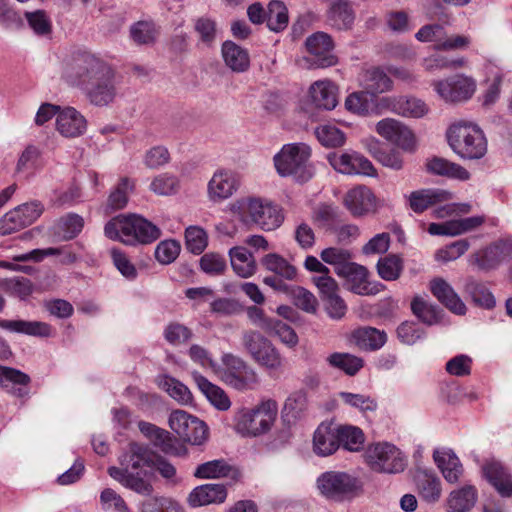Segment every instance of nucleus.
<instances>
[{
    "label": "nucleus",
    "mask_w": 512,
    "mask_h": 512,
    "mask_svg": "<svg viewBox=\"0 0 512 512\" xmlns=\"http://www.w3.org/2000/svg\"><path fill=\"white\" fill-rule=\"evenodd\" d=\"M65 75L72 83L83 87L90 103L95 106H108L117 96L113 69L91 53L74 55L66 63Z\"/></svg>",
    "instance_id": "nucleus-1"
},
{
    "label": "nucleus",
    "mask_w": 512,
    "mask_h": 512,
    "mask_svg": "<svg viewBox=\"0 0 512 512\" xmlns=\"http://www.w3.org/2000/svg\"><path fill=\"white\" fill-rule=\"evenodd\" d=\"M153 460L154 451L152 449L133 442L119 457L120 467L111 466L107 472L123 487L142 496H151L154 491L152 485Z\"/></svg>",
    "instance_id": "nucleus-2"
},
{
    "label": "nucleus",
    "mask_w": 512,
    "mask_h": 512,
    "mask_svg": "<svg viewBox=\"0 0 512 512\" xmlns=\"http://www.w3.org/2000/svg\"><path fill=\"white\" fill-rule=\"evenodd\" d=\"M105 235L125 245L150 244L160 235V229L139 215L117 216L104 227Z\"/></svg>",
    "instance_id": "nucleus-3"
},
{
    "label": "nucleus",
    "mask_w": 512,
    "mask_h": 512,
    "mask_svg": "<svg viewBox=\"0 0 512 512\" xmlns=\"http://www.w3.org/2000/svg\"><path fill=\"white\" fill-rule=\"evenodd\" d=\"M277 414L278 404L273 399L262 400L254 408H239L233 416L234 429L242 436L263 435L271 429Z\"/></svg>",
    "instance_id": "nucleus-4"
},
{
    "label": "nucleus",
    "mask_w": 512,
    "mask_h": 512,
    "mask_svg": "<svg viewBox=\"0 0 512 512\" xmlns=\"http://www.w3.org/2000/svg\"><path fill=\"white\" fill-rule=\"evenodd\" d=\"M231 211L244 223H253L264 231H273L283 222L281 209L261 198H241L231 204Z\"/></svg>",
    "instance_id": "nucleus-5"
},
{
    "label": "nucleus",
    "mask_w": 512,
    "mask_h": 512,
    "mask_svg": "<svg viewBox=\"0 0 512 512\" xmlns=\"http://www.w3.org/2000/svg\"><path fill=\"white\" fill-rule=\"evenodd\" d=\"M310 147L304 143L286 144L274 156V166L280 176H293L297 181L306 182L312 177L308 167Z\"/></svg>",
    "instance_id": "nucleus-6"
},
{
    "label": "nucleus",
    "mask_w": 512,
    "mask_h": 512,
    "mask_svg": "<svg viewBox=\"0 0 512 512\" xmlns=\"http://www.w3.org/2000/svg\"><path fill=\"white\" fill-rule=\"evenodd\" d=\"M241 341L243 348L259 366L279 371L283 367V358L270 340L255 330H244Z\"/></svg>",
    "instance_id": "nucleus-7"
},
{
    "label": "nucleus",
    "mask_w": 512,
    "mask_h": 512,
    "mask_svg": "<svg viewBox=\"0 0 512 512\" xmlns=\"http://www.w3.org/2000/svg\"><path fill=\"white\" fill-rule=\"evenodd\" d=\"M222 363L224 368L221 372V379L228 386L238 391H246L258 385L257 372L240 357L224 354Z\"/></svg>",
    "instance_id": "nucleus-8"
},
{
    "label": "nucleus",
    "mask_w": 512,
    "mask_h": 512,
    "mask_svg": "<svg viewBox=\"0 0 512 512\" xmlns=\"http://www.w3.org/2000/svg\"><path fill=\"white\" fill-rule=\"evenodd\" d=\"M432 87L446 103L459 104L470 100L477 88L476 80L465 74H455L442 80L433 81Z\"/></svg>",
    "instance_id": "nucleus-9"
},
{
    "label": "nucleus",
    "mask_w": 512,
    "mask_h": 512,
    "mask_svg": "<svg viewBox=\"0 0 512 512\" xmlns=\"http://www.w3.org/2000/svg\"><path fill=\"white\" fill-rule=\"evenodd\" d=\"M446 138L451 149L465 159H480L487 151L482 130H448Z\"/></svg>",
    "instance_id": "nucleus-10"
},
{
    "label": "nucleus",
    "mask_w": 512,
    "mask_h": 512,
    "mask_svg": "<svg viewBox=\"0 0 512 512\" xmlns=\"http://www.w3.org/2000/svg\"><path fill=\"white\" fill-rule=\"evenodd\" d=\"M367 461L378 472L398 473L404 470L405 461L401 452L389 443H378L367 450Z\"/></svg>",
    "instance_id": "nucleus-11"
},
{
    "label": "nucleus",
    "mask_w": 512,
    "mask_h": 512,
    "mask_svg": "<svg viewBox=\"0 0 512 512\" xmlns=\"http://www.w3.org/2000/svg\"><path fill=\"white\" fill-rule=\"evenodd\" d=\"M357 480L344 472L328 471L317 479L320 493L331 500H342L357 489Z\"/></svg>",
    "instance_id": "nucleus-12"
},
{
    "label": "nucleus",
    "mask_w": 512,
    "mask_h": 512,
    "mask_svg": "<svg viewBox=\"0 0 512 512\" xmlns=\"http://www.w3.org/2000/svg\"><path fill=\"white\" fill-rule=\"evenodd\" d=\"M240 178L231 170H217L207 185V195L211 202L221 203L232 197L238 190Z\"/></svg>",
    "instance_id": "nucleus-13"
},
{
    "label": "nucleus",
    "mask_w": 512,
    "mask_h": 512,
    "mask_svg": "<svg viewBox=\"0 0 512 512\" xmlns=\"http://www.w3.org/2000/svg\"><path fill=\"white\" fill-rule=\"evenodd\" d=\"M328 160L331 166L342 174L369 177H375L377 175L373 164L357 152L343 153L341 155L333 154L328 157Z\"/></svg>",
    "instance_id": "nucleus-14"
},
{
    "label": "nucleus",
    "mask_w": 512,
    "mask_h": 512,
    "mask_svg": "<svg viewBox=\"0 0 512 512\" xmlns=\"http://www.w3.org/2000/svg\"><path fill=\"white\" fill-rule=\"evenodd\" d=\"M339 277L344 278L349 289L358 295H376L384 287L379 282L370 281L368 269L355 262H352Z\"/></svg>",
    "instance_id": "nucleus-15"
},
{
    "label": "nucleus",
    "mask_w": 512,
    "mask_h": 512,
    "mask_svg": "<svg viewBox=\"0 0 512 512\" xmlns=\"http://www.w3.org/2000/svg\"><path fill=\"white\" fill-rule=\"evenodd\" d=\"M305 44L315 67L326 68L337 63V57L332 53L333 41L328 34L316 32L307 38Z\"/></svg>",
    "instance_id": "nucleus-16"
},
{
    "label": "nucleus",
    "mask_w": 512,
    "mask_h": 512,
    "mask_svg": "<svg viewBox=\"0 0 512 512\" xmlns=\"http://www.w3.org/2000/svg\"><path fill=\"white\" fill-rule=\"evenodd\" d=\"M344 204L356 217L374 213L377 209L376 196L371 189L364 185L350 189L344 197Z\"/></svg>",
    "instance_id": "nucleus-17"
},
{
    "label": "nucleus",
    "mask_w": 512,
    "mask_h": 512,
    "mask_svg": "<svg viewBox=\"0 0 512 512\" xmlns=\"http://www.w3.org/2000/svg\"><path fill=\"white\" fill-rule=\"evenodd\" d=\"M378 106L404 117L421 118L428 112V106L415 97H383Z\"/></svg>",
    "instance_id": "nucleus-18"
},
{
    "label": "nucleus",
    "mask_w": 512,
    "mask_h": 512,
    "mask_svg": "<svg viewBox=\"0 0 512 512\" xmlns=\"http://www.w3.org/2000/svg\"><path fill=\"white\" fill-rule=\"evenodd\" d=\"M227 498V489L223 484H203L195 487L187 497L192 508L210 504H221Z\"/></svg>",
    "instance_id": "nucleus-19"
},
{
    "label": "nucleus",
    "mask_w": 512,
    "mask_h": 512,
    "mask_svg": "<svg viewBox=\"0 0 512 512\" xmlns=\"http://www.w3.org/2000/svg\"><path fill=\"white\" fill-rule=\"evenodd\" d=\"M425 167L428 173L436 176L459 181H467L470 178L469 171L463 166L439 156L428 158Z\"/></svg>",
    "instance_id": "nucleus-20"
},
{
    "label": "nucleus",
    "mask_w": 512,
    "mask_h": 512,
    "mask_svg": "<svg viewBox=\"0 0 512 512\" xmlns=\"http://www.w3.org/2000/svg\"><path fill=\"white\" fill-rule=\"evenodd\" d=\"M30 376L20 370L0 366V385L10 394L17 398H23L28 395Z\"/></svg>",
    "instance_id": "nucleus-21"
},
{
    "label": "nucleus",
    "mask_w": 512,
    "mask_h": 512,
    "mask_svg": "<svg viewBox=\"0 0 512 512\" xmlns=\"http://www.w3.org/2000/svg\"><path fill=\"white\" fill-rule=\"evenodd\" d=\"M511 252V246L504 241H498L474 254V263L482 270L495 268L505 260Z\"/></svg>",
    "instance_id": "nucleus-22"
},
{
    "label": "nucleus",
    "mask_w": 512,
    "mask_h": 512,
    "mask_svg": "<svg viewBox=\"0 0 512 512\" xmlns=\"http://www.w3.org/2000/svg\"><path fill=\"white\" fill-rule=\"evenodd\" d=\"M452 198L449 191L442 189H421L413 191L409 197V206L415 213H422L430 206L446 202Z\"/></svg>",
    "instance_id": "nucleus-23"
},
{
    "label": "nucleus",
    "mask_w": 512,
    "mask_h": 512,
    "mask_svg": "<svg viewBox=\"0 0 512 512\" xmlns=\"http://www.w3.org/2000/svg\"><path fill=\"white\" fill-rule=\"evenodd\" d=\"M192 376L199 390L215 409L219 411H227L230 409L232 405L231 400L221 387L211 383L197 372H194Z\"/></svg>",
    "instance_id": "nucleus-24"
},
{
    "label": "nucleus",
    "mask_w": 512,
    "mask_h": 512,
    "mask_svg": "<svg viewBox=\"0 0 512 512\" xmlns=\"http://www.w3.org/2000/svg\"><path fill=\"white\" fill-rule=\"evenodd\" d=\"M431 291L433 295L451 312L458 315L465 314V304L459 298L451 285L445 280L441 278L432 280Z\"/></svg>",
    "instance_id": "nucleus-25"
},
{
    "label": "nucleus",
    "mask_w": 512,
    "mask_h": 512,
    "mask_svg": "<svg viewBox=\"0 0 512 512\" xmlns=\"http://www.w3.org/2000/svg\"><path fill=\"white\" fill-rule=\"evenodd\" d=\"M309 94L312 103L325 110L334 109L338 103L337 87L328 80L316 81L310 86Z\"/></svg>",
    "instance_id": "nucleus-26"
},
{
    "label": "nucleus",
    "mask_w": 512,
    "mask_h": 512,
    "mask_svg": "<svg viewBox=\"0 0 512 512\" xmlns=\"http://www.w3.org/2000/svg\"><path fill=\"white\" fill-rule=\"evenodd\" d=\"M433 458L447 482L453 484L459 481L463 466L452 450H436Z\"/></svg>",
    "instance_id": "nucleus-27"
},
{
    "label": "nucleus",
    "mask_w": 512,
    "mask_h": 512,
    "mask_svg": "<svg viewBox=\"0 0 512 512\" xmlns=\"http://www.w3.org/2000/svg\"><path fill=\"white\" fill-rule=\"evenodd\" d=\"M351 339L359 349L375 351L384 346L387 335L384 331L365 326L355 329L351 334Z\"/></svg>",
    "instance_id": "nucleus-28"
},
{
    "label": "nucleus",
    "mask_w": 512,
    "mask_h": 512,
    "mask_svg": "<svg viewBox=\"0 0 512 512\" xmlns=\"http://www.w3.org/2000/svg\"><path fill=\"white\" fill-rule=\"evenodd\" d=\"M0 328L34 337H49L52 333L51 326L41 321L0 320Z\"/></svg>",
    "instance_id": "nucleus-29"
},
{
    "label": "nucleus",
    "mask_w": 512,
    "mask_h": 512,
    "mask_svg": "<svg viewBox=\"0 0 512 512\" xmlns=\"http://www.w3.org/2000/svg\"><path fill=\"white\" fill-rule=\"evenodd\" d=\"M230 262L234 272L242 277L249 278L256 273V260L247 247L235 246L229 250Z\"/></svg>",
    "instance_id": "nucleus-30"
},
{
    "label": "nucleus",
    "mask_w": 512,
    "mask_h": 512,
    "mask_svg": "<svg viewBox=\"0 0 512 512\" xmlns=\"http://www.w3.org/2000/svg\"><path fill=\"white\" fill-rule=\"evenodd\" d=\"M415 482L418 492L422 499L428 503H434L441 496L440 479L428 470H417L415 474Z\"/></svg>",
    "instance_id": "nucleus-31"
},
{
    "label": "nucleus",
    "mask_w": 512,
    "mask_h": 512,
    "mask_svg": "<svg viewBox=\"0 0 512 512\" xmlns=\"http://www.w3.org/2000/svg\"><path fill=\"white\" fill-rule=\"evenodd\" d=\"M484 474L499 494L508 497L512 494V476L500 463L492 462L484 467Z\"/></svg>",
    "instance_id": "nucleus-32"
},
{
    "label": "nucleus",
    "mask_w": 512,
    "mask_h": 512,
    "mask_svg": "<svg viewBox=\"0 0 512 512\" xmlns=\"http://www.w3.org/2000/svg\"><path fill=\"white\" fill-rule=\"evenodd\" d=\"M222 56L225 64L234 72H245L250 66L248 52L232 41L223 43Z\"/></svg>",
    "instance_id": "nucleus-33"
},
{
    "label": "nucleus",
    "mask_w": 512,
    "mask_h": 512,
    "mask_svg": "<svg viewBox=\"0 0 512 512\" xmlns=\"http://www.w3.org/2000/svg\"><path fill=\"white\" fill-rule=\"evenodd\" d=\"M337 430L333 431L327 425H320L314 433V452L320 456L333 454L339 448Z\"/></svg>",
    "instance_id": "nucleus-34"
},
{
    "label": "nucleus",
    "mask_w": 512,
    "mask_h": 512,
    "mask_svg": "<svg viewBox=\"0 0 512 512\" xmlns=\"http://www.w3.org/2000/svg\"><path fill=\"white\" fill-rule=\"evenodd\" d=\"M328 22L338 30L349 29L354 22V12L345 0H333L328 10Z\"/></svg>",
    "instance_id": "nucleus-35"
},
{
    "label": "nucleus",
    "mask_w": 512,
    "mask_h": 512,
    "mask_svg": "<svg viewBox=\"0 0 512 512\" xmlns=\"http://www.w3.org/2000/svg\"><path fill=\"white\" fill-rule=\"evenodd\" d=\"M477 492L473 486H464L450 493L447 506L451 512H465L476 503Z\"/></svg>",
    "instance_id": "nucleus-36"
},
{
    "label": "nucleus",
    "mask_w": 512,
    "mask_h": 512,
    "mask_svg": "<svg viewBox=\"0 0 512 512\" xmlns=\"http://www.w3.org/2000/svg\"><path fill=\"white\" fill-rule=\"evenodd\" d=\"M353 254L342 247H328L321 251V260L334 267L335 273L340 276L352 263Z\"/></svg>",
    "instance_id": "nucleus-37"
},
{
    "label": "nucleus",
    "mask_w": 512,
    "mask_h": 512,
    "mask_svg": "<svg viewBox=\"0 0 512 512\" xmlns=\"http://www.w3.org/2000/svg\"><path fill=\"white\" fill-rule=\"evenodd\" d=\"M261 264L266 270L286 280H293L297 274L296 268L276 253L265 255L261 259Z\"/></svg>",
    "instance_id": "nucleus-38"
},
{
    "label": "nucleus",
    "mask_w": 512,
    "mask_h": 512,
    "mask_svg": "<svg viewBox=\"0 0 512 512\" xmlns=\"http://www.w3.org/2000/svg\"><path fill=\"white\" fill-rule=\"evenodd\" d=\"M289 22L288 10L285 4L279 0H273L266 10L267 27L274 32L284 30Z\"/></svg>",
    "instance_id": "nucleus-39"
},
{
    "label": "nucleus",
    "mask_w": 512,
    "mask_h": 512,
    "mask_svg": "<svg viewBox=\"0 0 512 512\" xmlns=\"http://www.w3.org/2000/svg\"><path fill=\"white\" fill-rule=\"evenodd\" d=\"M465 292L471 297L475 305L491 309L495 306V298L489 289L473 278H468L464 286Z\"/></svg>",
    "instance_id": "nucleus-40"
},
{
    "label": "nucleus",
    "mask_w": 512,
    "mask_h": 512,
    "mask_svg": "<svg viewBox=\"0 0 512 512\" xmlns=\"http://www.w3.org/2000/svg\"><path fill=\"white\" fill-rule=\"evenodd\" d=\"M328 364L345 372L349 376H354L363 367L364 361L362 358L349 354V353H332L327 357Z\"/></svg>",
    "instance_id": "nucleus-41"
},
{
    "label": "nucleus",
    "mask_w": 512,
    "mask_h": 512,
    "mask_svg": "<svg viewBox=\"0 0 512 512\" xmlns=\"http://www.w3.org/2000/svg\"><path fill=\"white\" fill-rule=\"evenodd\" d=\"M233 468L225 460L217 459L197 466L194 476L199 479H218L227 477Z\"/></svg>",
    "instance_id": "nucleus-42"
},
{
    "label": "nucleus",
    "mask_w": 512,
    "mask_h": 512,
    "mask_svg": "<svg viewBox=\"0 0 512 512\" xmlns=\"http://www.w3.org/2000/svg\"><path fill=\"white\" fill-rule=\"evenodd\" d=\"M364 88L371 94L389 91L392 88V80L379 68L367 70L363 78Z\"/></svg>",
    "instance_id": "nucleus-43"
},
{
    "label": "nucleus",
    "mask_w": 512,
    "mask_h": 512,
    "mask_svg": "<svg viewBox=\"0 0 512 512\" xmlns=\"http://www.w3.org/2000/svg\"><path fill=\"white\" fill-rule=\"evenodd\" d=\"M337 433L339 445L344 449L352 452L362 449L364 444V434L360 428L343 425L337 428Z\"/></svg>",
    "instance_id": "nucleus-44"
},
{
    "label": "nucleus",
    "mask_w": 512,
    "mask_h": 512,
    "mask_svg": "<svg viewBox=\"0 0 512 512\" xmlns=\"http://www.w3.org/2000/svg\"><path fill=\"white\" fill-rule=\"evenodd\" d=\"M403 261L397 255H387L377 262L378 275L385 281L397 280L403 271Z\"/></svg>",
    "instance_id": "nucleus-45"
},
{
    "label": "nucleus",
    "mask_w": 512,
    "mask_h": 512,
    "mask_svg": "<svg viewBox=\"0 0 512 512\" xmlns=\"http://www.w3.org/2000/svg\"><path fill=\"white\" fill-rule=\"evenodd\" d=\"M158 384L173 399L181 404H190L193 400L190 390L175 378L168 376L161 377Z\"/></svg>",
    "instance_id": "nucleus-46"
},
{
    "label": "nucleus",
    "mask_w": 512,
    "mask_h": 512,
    "mask_svg": "<svg viewBox=\"0 0 512 512\" xmlns=\"http://www.w3.org/2000/svg\"><path fill=\"white\" fill-rule=\"evenodd\" d=\"M140 431L147 437L152 438L162 452L172 453L173 445L170 433L156 427L155 425L141 421L139 422Z\"/></svg>",
    "instance_id": "nucleus-47"
},
{
    "label": "nucleus",
    "mask_w": 512,
    "mask_h": 512,
    "mask_svg": "<svg viewBox=\"0 0 512 512\" xmlns=\"http://www.w3.org/2000/svg\"><path fill=\"white\" fill-rule=\"evenodd\" d=\"M342 402L362 413L374 412L378 408L377 401L369 395L350 392H340Z\"/></svg>",
    "instance_id": "nucleus-48"
},
{
    "label": "nucleus",
    "mask_w": 512,
    "mask_h": 512,
    "mask_svg": "<svg viewBox=\"0 0 512 512\" xmlns=\"http://www.w3.org/2000/svg\"><path fill=\"white\" fill-rule=\"evenodd\" d=\"M57 128H85L88 125V121L84 115H82L74 107H60V112L56 118Z\"/></svg>",
    "instance_id": "nucleus-49"
},
{
    "label": "nucleus",
    "mask_w": 512,
    "mask_h": 512,
    "mask_svg": "<svg viewBox=\"0 0 512 512\" xmlns=\"http://www.w3.org/2000/svg\"><path fill=\"white\" fill-rule=\"evenodd\" d=\"M380 135L391 144L412 151L416 147V138L412 130H379Z\"/></svg>",
    "instance_id": "nucleus-50"
},
{
    "label": "nucleus",
    "mask_w": 512,
    "mask_h": 512,
    "mask_svg": "<svg viewBox=\"0 0 512 512\" xmlns=\"http://www.w3.org/2000/svg\"><path fill=\"white\" fill-rule=\"evenodd\" d=\"M84 220L77 214H68L62 217L58 224V234L63 240H71L75 238L83 229Z\"/></svg>",
    "instance_id": "nucleus-51"
},
{
    "label": "nucleus",
    "mask_w": 512,
    "mask_h": 512,
    "mask_svg": "<svg viewBox=\"0 0 512 512\" xmlns=\"http://www.w3.org/2000/svg\"><path fill=\"white\" fill-rule=\"evenodd\" d=\"M186 429L187 436H181L180 439L192 445H202L209 437L208 426L196 417H192Z\"/></svg>",
    "instance_id": "nucleus-52"
},
{
    "label": "nucleus",
    "mask_w": 512,
    "mask_h": 512,
    "mask_svg": "<svg viewBox=\"0 0 512 512\" xmlns=\"http://www.w3.org/2000/svg\"><path fill=\"white\" fill-rule=\"evenodd\" d=\"M141 512H185L184 508L176 501L164 497H151L143 501Z\"/></svg>",
    "instance_id": "nucleus-53"
},
{
    "label": "nucleus",
    "mask_w": 512,
    "mask_h": 512,
    "mask_svg": "<svg viewBox=\"0 0 512 512\" xmlns=\"http://www.w3.org/2000/svg\"><path fill=\"white\" fill-rule=\"evenodd\" d=\"M178 189V178L167 173L156 176L150 184V190L155 194L162 196L175 194Z\"/></svg>",
    "instance_id": "nucleus-54"
},
{
    "label": "nucleus",
    "mask_w": 512,
    "mask_h": 512,
    "mask_svg": "<svg viewBox=\"0 0 512 512\" xmlns=\"http://www.w3.org/2000/svg\"><path fill=\"white\" fill-rule=\"evenodd\" d=\"M290 295L293 299L294 305L301 310L307 313L316 312L318 301L316 297L307 289L300 286H294L290 291Z\"/></svg>",
    "instance_id": "nucleus-55"
},
{
    "label": "nucleus",
    "mask_w": 512,
    "mask_h": 512,
    "mask_svg": "<svg viewBox=\"0 0 512 512\" xmlns=\"http://www.w3.org/2000/svg\"><path fill=\"white\" fill-rule=\"evenodd\" d=\"M185 240L186 248L194 254L202 253L208 243L206 232L197 226H190L186 229Z\"/></svg>",
    "instance_id": "nucleus-56"
},
{
    "label": "nucleus",
    "mask_w": 512,
    "mask_h": 512,
    "mask_svg": "<svg viewBox=\"0 0 512 512\" xmlns=\"http://www.w3.org/2000/svg\"><path fill=\"white\" fill-rule=\"evenodd\" d=\"M413 313L424 323L432 325L439 320V311L420 297H415L411 303Z\"/></svg>",
    "instance_id": "nucleus-57"
},
{
    "label": "nucleus",
    "mask_w": 512,
    "mask_h": 512,
    "mask_svg": "<svg viewBox=\"0 0 512 512\" xmlns=\"http://www.w3.org/2000/svg\"><path fill=\"white\" fill-rule=\"evenodd\" d=\"M130 35L138 44H149L155 41L157 30L153 23L139 21L131 27Z\"/></svg>",
    "instance_id": "nucleus-58"
},
{
    "label": "nucleus",
    "mask_w": 512,
    "mask_h": 512,
    "mask_svg": "<svg viewBox=\"0 0 512 512\" xmlns=\"http://www.w3.org/2000/svg\"><path fill=\"white\" fill-rule=\"evenodd\" d=\"M181 250L176 240L161 241L155 249V258L161 264L167 265L176 260Z\"/></svg>",
    "instance_id": "nucleus-59"
},
{
    "label": "nucleus",
    "mask_w": 512,
    "mask_h": 512,
    "mask_svg": "<svg viewBox=\"0 0 512 512\" xmlns=\"http://www.w3.org/2000/svg\"><path fill=\"white\" fill-rule=\"evenodd\" d=\"M133 187V183L128 178H122L117 188L110 194L108 206L113 210L123 209L128 202V192Z\"/></svg>",
    "instance_id": "nucleus-60"
},
{
    "label": "nucleus",
    "mask_w": 512,
    "mask_h": 512,
    "mask_svg": "<svg viewBox=\"0 0 512 512\" xmlns=\"http://www.w3.org/2000/svg\"><path fill=\"white\" fill-rule=\"evenodd\" d=\"M19 211V209L14 208L13 210L7 212L0 219V235H10L28 226L26 223H24V219Z\"/></svg>",
    "instance_id": "nucleus-61"
},
{
    "label": "nucleus",
    "mask_w": 512,
    "mask_h": 512,
    "mask_svg": "<svg viewBox=\"0 0 512 512\" xmlns=\"http://www.w3.org/2000/svg\"><path fill=\"white\" fill-rule=\"evenodd\" d=\"M25 18L30 28L38 35H47L51 32V21L43 10L26 12Z\"/></svg>",
    "instance_id": "nucleus-62"
},
{
    "label": "nucleus",
    "mask_w": 512,
    "mask_h": 512,
    "mask_svg": "<svg viewBox=\"0 0 512 512\" xmlns=\"http://www.w3.org/2000/svg\"><path fill=\"white\" fill-rule=\"evenodd\" d=\"M314 134L319 143L327 149L342 147L347 139L342 130H314Z\"/></svg>",
    "instance_id": "nucleus-63"
},
{
    "label": "nucleus",
    "mask_w": 512,
    "mask_h": 512,
    "mask_svg": "<svg viewBox=\"0 0 512 512\" xmlns=\"http://www.w3.org/2000/svg\"><path fill=\"white\" fill-rule=\"evenodd\" d=\"M100 502L104 510L128 512V506L122 496L111 488H106L101 492Z\"/></svg>",
    "instance_id": "nucleus-64"
}]
</instances>
